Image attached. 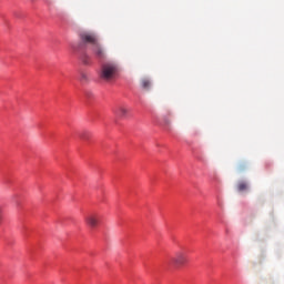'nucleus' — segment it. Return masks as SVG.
Instances as JSON below:
<instances>
[{
	"mask_svg": "<svg viewBox=\"0 0 284 284\" xmlns=\"http://www.w3.org/2000/svg\"><path fill=\"white\" fill-rule=\"evenodd\" d=\"M247 190H250V186L246 182H240L237 184V192H247Z\"/></svg>",
	"mask_w": 284,
	"mask_h": 284,
	"instance_id": "nucleus-8",
	"label": "nucleus"
},
{
	"mask_svg": "<svg viewBox=\"0 0 284 284\" xmlns=\"http://www.w3.org/2000/svg\"><path fill=\"white\" fill-rule=\"evenodd\" d=\"M84 97H87V99H92L93 94L91 91H85Z\"/></svg>",
	"mask_w": 284,
	"mask_h": 284,
	"instance_id": "nucleus-12",
	"label": "nucleus"
},
{
	"mask_svg": "<svg viewBox=\"0 0 284 284\" xmlns=\"http://www.w3.org/2000/svg\"><path fill=\"white\" fill-rule=\"evenodd\" d=\"M81 61L84 65H90L92 63L90 55L85 53L81 55Z\"/></svg>",
	"mask_w": 284,
	"mask_h": 284,
	"instance_id": "nucleus-9",
	"label": "nucleus"
},
{
	"mask_svg": "<svg viewBox=\"0 0 284 284\" xmlns=\"http://www.w3.org/2000/svg\"><path fill=\"white\" fill-rule=\"evenodd\" d=\"M80 81L82 83H88V81H90V77L88 75V73L85 72H80Z\"/></svg>",
	"mask_w": 284,
	"mask_h": 284,
	"instance_id": "nucleus-11",
	"label": "nucleus"
},
{
	"mask_svg": "<svg viewBox=\"0 0 284 284\" xmlns=\"http://www.w3.org/2000/svg\"><path fill=\"white\" fill-rule=\"evenodd\" d=\"M84 221L87 225H89V227H92V230H94V227L99 226L101 215H99V213H90L84 217Z\"/></svg>",
	"mask_w": 284,
	"mask_h": 284,
	"instance_id": "nucleus-4",
	"label": "nucleus"
},
{
	"mask_svg": "<svg viewBox=\"0 0 284 284\" xmlns=\"http://www.w3.org/2000/svg\"><path fill=\"white\" fill-rule=\"evenodd\" d=\"M217 205H222V204H221V199H217Z\"/></svg>",
	"mask_w": 284,
	"mask_h": 284,
	"instance_id": "nucleus-14",
	"label": "nucleus"
},
{
	"mask_svg": "<svg viewBox=\"0 0 284 284\" xmlns=\"http://www.w3.org/2000/svg\"><path fill=\"white\" fill-rule=\"evenodd\" d=\"M128 112H130V110L123 104H120L113 109V113L115 116H118V119H125V116H128Z\"/></svg>",
	"mask_w": 284,
	"mask_h": 284,
	"instance_id": "nucleus-6",
	"label": "nucleus"
},
{
	"mask_svg": "<svg viewBox=\"0 0 284 284\" xmlns=\"http://www.w3.org/2000/svg\"><path fill=\"white\" fill-rule=\"evenodd\" d=\"M90 136H92V133H90V131H84L80 134V139H82L83 141H90Z\"/></svg>",
	"mask_w": 284,
	"mask_h": 284,
	"instance_id": "nucleus-10",
	"label": "nucleus"
},
{
	"mask_svg": "<svg viewBox=\"0 0 284 284\" xmlns=\"http://www.w3.org/2000/svg\"><path fill=\"white\" fill-rule=\"evenodd\" d=\"M187 263V254L183 251H178L169 260V265L171 267H183Z\"/></svg>",
	"mask_w": 284,
	"mask_h": 284,
	"instance_id": "nucleus-2",
	"label": "nucleus"
},
{
	"mask_svg": "<svg viewBox=\"0 0 284 284\" xmlns=\"http://www.w3.org/2000/svg\"><path fill=\"white\" fill-rule=\"evenodd\" d=\"M91 50L95 59H99L100 61H103V59L108 57V54L105 53V48H103L99 42L92 45Z\"/></svg>",
	"mask_w": 284,
	"mask_h": 284,
	"instance_id": "nucleus-5",
	"label": "nucleus"
},
{
	"mask_svg": "<svg viewBox=\"0 0 284 284\" xmlns=\"http://www.w3.org/2000/svg\"><path fill=\"white\" fill-rule=\"evenodd\" d=\"M119 77V63L114 61H105L101 64L99 78L105 83H112Z\"/></svg>",
	"mask_w": 284,
	"mask_h": 284,
	"instance_id": "nucleus-1",
	"label": "nucleus"
},
{
	"mask_svg": "<svg viewBox=\"0 0 284 284\" xmlns=\"http://www.w3.org/2000/svg\"><path fill=\"white\" fill-rule=\"evenodd\" d=\"M2 216H3V210L0 207V223H1Z\"/></svg>",
	"mask_w": 284,
	"mask_h": 284,
	"instance_id": "nucleus-13",
	"label": "nucleus"
},
{
	"mask_svg": "<svg viewBox=\"0 0 284 284\" xmlns=\"http://www.w3.org/2000/svg\"><path fill=\"white\" fill-rule=\"evenodd\" d=\"M140 85L142 88V90H150V88H152V80H150L149 78H142L140 80Z\"/></svg>",
	"mask_w": 284,
	"mask_h": 284,
	"instance_id": "nucleus-7",
	"label": "nucleus"
},
{
	"mask_svg": "<svg viewBox=\"0 0 284 284\" xmlns=\"http://www.w3.org/2000/svg\"><path fill=\"white\" fill-rule=\"evenodd\" d=\"M80 39L83 43H90L91 45L99 43V37H97L94 32H82Z\"/></svg>",
	"mask_w": 284,
	"mask_h": 284,
	"instance_id": "nucleus-3",
	"label": "nucleus"
}]
</instances>
